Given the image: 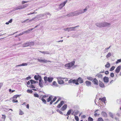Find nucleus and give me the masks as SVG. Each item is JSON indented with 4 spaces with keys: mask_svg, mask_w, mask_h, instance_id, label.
I'll return each mask as SVG.
<instances>
[{
    "mask_svg": "<svg viewBox=\"0 0 121 121\" xmlns=\"http://www.w3.org/2000/svg\"><path fill=\"white\" fill-rule=\"evenodd\" d=\"M2 118L4 119V120L6 118V116L5 115H2Z\"/></svg>",
    "mask_w": 121,
    "mask_h": 121,
    "instance_id": "obj_51",
    "label": "nucleus"
},
{
    "mask_svg": "<svg viewBox=\"0 0 121 121\" xmlns=\"http://www.w3.org/2000/svg\"><path fill=\"white\" fill-rule=\"evenodd\" d=\"M53 98V97L52 96H50L47 99V102H49Z\"/></svg>",
    "mask_w": 121,
    "mask_h": 121,
    "instance_id": "obj_27",
    "label": "nucleus"
},
{
    "mask_svg": "<svg viewBox=\"0 0 121 121\" xmlns=\"http://www.w3.org/2000/svg\"><path fill=\"white\" fill-rule=\"evenodd\" d=\"M28 5V4H24L22 6L23 7V8H23L24 9L27 7V6Z\"/></svg>",
    "mask_w": 121,
    "mask_h": 121,
    "instance_id": "obj_39",
    "label": "nucleus"
},
{
    "mask_svg": "<svg viewBox=\"0 0 121 121\" xmlns=\"http://www.w3.org/2000/svg\"><path fill=\"white\" fill-rule=\"evenodd\" d=\"M79 26H77L74 27H68L64 29V30L65 31H67L68 32H69L71 31H74L75 30L74 29H75L76 27H79Z\"/></svg>",
    "mask_w": 121,
    "mask_h": 121,
    "instance_id": "obj_5",
    "label": "nucleus"
},
{
    "mask_svg": "<svg viewBox=\"0 0 121 121\" xmlns=\"http://www.w3.org/2000/svg\"><path fill=\"white\" fill-rule=\"evenodd\" d=\"M92 82L95 85H98V84L99 82L98 80L96 78H94L93 79Z\"/></svg>",
    "mask_w": 121,
    "mask_h": 121,
    "instance_id": "obj_11",
    "label": "nucleus"
},
{
    "mask_svg": "<svg viewBox=\"0 0 121 121\" xmlns=\"http://www.w3.org/2000/svg\"><path fill=\"white\" fill-rule=\"evenodd\" d=\"M13 9H14V10H15V11L19 9L18 7L16 8H14Z\"/></svg>",
    "mask_w": 121,
    "mask_h": 121,
    "instance_id": "obj_64",
    "label": "nucleus"
},
{
    "mask_svg": "<svg viewBox=\"0 0 121 121\" xmlns=\"http://www.w3.org/2000/svg\"><path fill=\"white\" fill-rule=\"evenodd\" d=\"M98 121H104L103 119L101 117H100L98 118Z\"/></svg>",
    "mask_w": 121,
    "mask_h": 121,
    "instance_id": "obj_44",
    "label": "nucleus"
},
{
    "mask_svg": "<svg viewBox=\"0 0 121 121\" xmlns=\"http://www.w3.org/2000/svg\"><path fill=\"white\" fill-rule=\"evenodd\" d=\"M28 43L29 46L33 45L34 44V43L33 42H28Z\"/></svg>",
    "mask_w": 121,
    "mask_h": 121,
    "instance_id": "obj_36",
    "label": "nucleus"
},
{
    "mask_svg": "<svg viewBox=\"0 0 121 121\" xmlns=\"http://www.w3.org/2000/svg\"><path fill=\"white\" fill-rule=\"evenodd\" d=\"M29 87L30 88H35V86L34 85H32V84L30 85L29 86Z\"/></svg>",
    "mask_w": 121,
    "mask_h": 121,
    "instance_id": "obj_49",
    "label": "nucleus"
},
{
    "mask_svg": "<svg viewBox=\"0 0 121 121\" xmlns=\"http://www.w3.org/2000/svg\"><path fill=\"white\" fill-rule=\"evenodd\" d=\"M29 62H27L26 63H23L20 65H16V66L17 67L22 66H27V65H29Z\"/></svg>",
    "mask_w": 121,
    "mask_h": 121,
    "instance_id": "obj_13",
    "label": "nucleus"
},
{
    "mask_svg": "<svg viewBox=\"0 0 121 121\" xmlns=\"http://www.w3.org/2000/svg\"><path fill=\"white\" fill-rule=\"evenodd\" d=\"M79 10L81 14L86 12L87 10V7H86L85 9H80Z\"/></svg>",
    "mask_w": 121,
    "mask_h": 121,
    "instance_id": "obj_12",
    "label": "nucleus"
},
{
    "mask_svg": "<svg viewBox=\"0 0 121 121\" xmlns=\"http://www.w3.org/2000/svg\"><path fill=\"white\" fill-rule=\"evenodd\" d=\"M20 95H15L13 96V98L17 99V97H19Z\"/></svg>",
    "mask_w": 121,
    "mask_h": 121,
    "instance_id": "obj_34",
    "label": "nucleus"
},
{
    "mask_svg": "<svg viewBox=\"0 0 121 121\" xmlns=\"http://www.w3.org/2000/svg\"><path fill=\"white\" fill-rule=\"evenodd\" d=\"M75 119L77 121H79V118L77 116H75Z\"/></svg>",
    "mask_w": 121,
    "mask_h": 121,
    "instance_id": "obj_46",
    "label": "nucleus"
},
{
    "mask_svg": "<svg viewBox=\"0 0 121 121\" xmlns=\"http://www.w3.org/2000/svg\"><path fill=\"white\" fill-rule=\"evenodd\" d=\"M66 16L67 17H73L74 16V15L73 13V12H72L71 13H70L68 14H67L66 15Z\"/></svg>",
    "mask_w": 121,
    "mask_h": 121,
    "instance_id": "obj_23",
    "label": "nucleus"
},
{
    "mask_svg": "<svg viewBox=\"0 0 121 121\" xmlns=\"http://www.w3.org/2000/svg\"><path fill=\"white\" fill-rule=\"evenodd\" d=\"M28 42H27L24 43L22 45V47H24L28 46Z\"/></svg>",
    "mask_w": 121,
    "mask_h": 121,
    "instance_id": "obj_28",
    "label": "nucleus"
},
{
    "mask_svg": "<svg viewBox=\"0 0 121 121\" xmlns=\"http://www.w3.org/2000/svg\"><path fill=\"white\" fill-rule=\"evenodd\" d=\"M3 85V83L1 82L0 83V88L1 87V86H2Z\"/></svg>",
    "mask_w": 121,
    "mask_h": 121,
    "instance_id": "obj_59",
    "label": "nucleus"
},
{
    "mask_svg": "<svg viewBox=\"0 0 121 121\" xmlns=\"http://www.w3.org/2000/svg\"><path fill=\"white\" fill-rule=\"evenodd\" d=\"M29 20V19H26V20L22 22V23H24L25 22H27V21H28Z\"/></svg>",
    "mask_w": 121,
    "mask_h": 121,
    "instance_id": "obj_50",
    "label": "nucleus"
},
{
    "mask_svg": "<svg viewBox=\"0 0 121 121\" xmlns=\"http://www.w3.org/2000/svg\"><path fill=\"white\" fill-rule=\"evenodd\" d=\"M34 28H31V29H28L27 30L24 31L23 32V33H29L30 32V31L32 30Z\"/></svg>",
    "mask_w": 121,
    "mask_h": 121,
    "instance_id": "obj_15",
    "label": "nucleus"
},
{
    "mask_svg": "<svg viewBox=\"0 0 121 121\" xmlns=\"http://www.w3.org/2000/svg\"><path fill=\"white\" fill-rule=\"evenodd\" d=\"M78 82L80 83H83V81L82 79L80 77L77 80H73L71 79L69 80L68 83H73L76 85H78L79 84Z\"/></svg>",
    "mask_w": 121,
    "mask_h": 121,
    "instance_id": "obj_2",
    "label": "nucleus"
},
{
    "mask_svg": "<svg viewBox=\"0 0 121 121\" xmlns=\"http://www.w3.org/2000/svg\"><path fill=\"white\" fill-rule=\"evenodd\" d=\"M105 73L106 74H108L109 73V72L108 71H106L105 72Z\"/></svg>",
    "mask_w": 121,
    "mask_h": 121,
    "instance_id": "obj_60",
    "label": "nucleus"
},
{
    "mask_svg": "<svg viewBox=\"0 0 121 121\" xmlns=\"http://www.w3.org/2000/svg\"><path fill=\"white\" fill-rule=\"evenodd\" d=\"M121 66L120 65H119L117 67L115 70L116 72L117 73H119L121 69Z\"/></svg>",
    "mask_w": 121,
    "mask_h": 121,
    "instance_id": "obj_14",
    "label": "nucleus"
},
{
    "mask_svg": "<svg viewBox=\"0 0 121 121\" xmlns=\"http://www.w3.org/2000/svg\"><path fill=\"white\" fill-rule=\"evenodd\" d=\"M99 100L105 102V101L106 100V98L105 97H104L103 98H101L99 99Z\"/></svg>",
    "mask_w": 121,
    "mask_h": 121,
    "instance_id": "obj_29",
    "label": "nucleus"
},
{
    "mask_svg": "<svg viewBox=\"0 0 121 121\" xmlns=\"http://www.w3.org/2000/svg\"><path fill=\"white\" fill-rule=\"evenodd\" d=\"M88 120L89 121H93V119L90 117H89L88 118Z\"/></svg>",
    "mask_w": 121,
    "mask_h": 121,
    "instance_id": "obj_41",
    "label": "nucleus"
},
{
    "mask_svg": "<svg viewBox=\"0 0 121 121\" xmlns=\"http://www.w3.org/2000/svg\"><path fill=\"white\" fill-rule=\"evenodd\" d=\"M31 84H35L36 83H38V82L37 81H35L33 80H31L30 81Z\"/></svg>",
    "mask_w": 121,
    "mask_h": 121,
    "instance_id": "obj_22",
    "label": "nucleus"
},
{
    "mask_svg": "<svg viewBox=\"0 0 121 121\" xmlns=\"http://www.w3.org/2000/svg\"><path fill=\"white\" fill-rule=\"evenodd\" d=\"M115 67L114 66H112L110 69V71H112L114 70L115 68Z\"/></svg>",
    "mask_w": 121,
    "mask_h": 121,
    "instance_id": "obj_42",
    "label": "nucleus"
},
{
    "mask_svg": "<svg viewBox=\"0 0 121 121\" xmlns=\"http://www.w3.org/2000/svg\"><path fill=\"white\" fill-rule=\"evenodd\" d=\"M75 62L73 61L66 64L65 65V66L67 69H70L71 68L73 69L76 67V65H74Z\"/></svg>",
    "mask_w": 121,
    "mask_h": 121,
    "instance_id": "obj_3",
    "label": "nucleus"
},
{
    "mask_svg": "<svg viewBox=\"0 0 121 121\" xmlns=\"http://www.w3.org/2000/svg\"><path fill=\"white\" fill-rule=\"evenodd\" d=\"M86 85L88 86H90L91 85V82L89 81H86L85 82Z\"/></svg>",
    "mask_w": 121,
    "mask_h": 121,
    "instance_id": "obj_21",
    "label": "nucleus"
},
{
    "mask_svg": "<svg viewBox=\"0 0 121 121\" xmlns=\"http://www.w3.org/2000/svg\"><path fill=\"white\" fill-rule=\"evenodd\" d=\"M96 76L98 77L99 78H100L101 79L102 78V75L100 73H98L96 74Z\"/></svg>",
    "mask_w": 121,
    "mask_h": 121,
    "instance_id": "obj_20",
    "label": "nucleus"
},
{
    "mask_svg": "<svg viewBox=\"0 0 121 121\" xmlns=\"http://www.w3.org/2000/svg\"><path fill=\"white\" fill-rule=\"evenodd\" d=\"M56 97H55L52 100L53 102H54L56 100Z\"/></svg>",
    "mask_w": 121,
    "mask_h": 121,
    "instance_id": "obj_56",
    "label": "nucleus"
},
{
    "mask_svg": "<svg viewBox=\"0 0 121 121\" xmlns=\"http://www.w3.org/2000/svg\"><path fill=\"white\" fill-rule=\"evenodd\" d=\"M121 62V59L118 60L116 62V63L117 64L118 63Z\"/></svg>",
    "mask_w": 121,
    "mask_h": 121,
    "instance_id": "obj_47",
    "label": "nucleus"
},
{
    "mask_svg": "<svg viewBox=\"0 0 121 121\" xmlns=\"http://www.w3.org/2000/svg\"><path fill=\"white\" fill-rule=\"evenodd\" d=\"M110 64L108 62H107L106 64L105 65V67L108 68H109L110 66Z\"/></svg>",
    "mask_w": 121,
    "mask_h": 121,
    "instance_id": "obj_30",
    "label": "nucleus"
},
{
    "mask_svg": "<svg viewBox=\"0 0 121 121\" xmlns=\"http://www.w3.org/2000/svg\"><path fill=\"white\" fill-rule=\"evenodd\" d=\"M53 79V78L52 77H48L47 78L46 76L44 78V82L45 83H46L47 81L49 83L51 82Z\"/></svg>",
    "mask_w": 121,
    "mask_h": 121,
    "instance_id": "obj_4",
    "label": "nucleus"
},
{
    "mask_svg": "<svg viewBox=\"0 0 121 121\" xmlns=\"http://www.w3.org/2000/svg\"><path fill=\"white\" fill-rule=\"evenodd\" d=\"M78 111H77L75 112L74 113V114L75 115H77L78 113Z\"/></svg>",
    "mask_w": 121,
    "mask_h": 121,
    "instance_id": "obj_61",
    "label": "nucleus"
},
{
    "mask_svg": "<svg viewBox=\"0 0 121 121\" xmlns=\"http://www.w3.org/2000/svg\"><path fill=\"white\" fill-rule=\"evenodd\" d=\"M73 111L72 109H70L68 111L67 114H66L65 116H68L69 115L71 112V111Z\"/></svg>",
    "mask_w": 121,
    "mask_h": 121,
    "instance_id": "obj_25",
    "label": "nucleus"
},
{
    "mask_svg": "<svg viewBox=\"0 0 121 121\" xmlns=\"http://www.w3.org/2000/svg\"><path fill=\"white\" fill-rule=\"evenodd\" d=\"M40 79H39V85L42 88L43 86V81L42 80L41 76L39 77Z\"/></svg>",
    "mask_w": 121,
    "mask_h": 121,
    "instance_id": "obj_10",
    "label": "nucleus"
},
{
    "mask_svg": "<svg viewBox=\"0 0 121 121\" xmlns=\"http://www.w3.org/2000/svg\"><path fill=\"white\" fill-rule=\"evenodd\" d=\"M12 102L13 103H17L18 102V101L17 100L13 99L12 100Z\"/></svg>",
    "mask_w": 121,
    "mask_h": 121,
    "instance_id": "obj_54",
    "label": "nucleus"
},
{
    "mask_svg": "<svg viewBox=\"0 0 121 121\" xmlns=\"http://www.w3.org/2000/svg\"><path fill=\"white\" fill-rule=\"evenodd\" d=\"M110 116L111 117H112V118H113V115L112 114V113H111L110 114Z\"/></svg>",
    "mask_w": 121,
    "mask_h": 121,
    "instance_id": "obj_62",
    "label": "nucleus"
},
{
    "mask_svg": "<svg viewBox=\"0 0 121 121\" xmlns=\"http://www.w3.org/2000/svg\"><path fill=\"white\" fill-rule=\"evenodd\" d=\"M40 76H41L39 75H35V76L34 78L35 80H38V79L39 80V79H40Z\"/></svg>",
    "mask_w": 121,
    "mask_h": 121,
    "instance_id": "obj_24",
    "label": "nucleus"
},
{
    "mask_svg": "<svg viewBox=\"0 0 121 121\" xmlns=\"http://www.w3.org/2000/svg\"><path fill=\"white\" fill-rule=\"evenodd\" d=\"M24 114V113L21 110H20L19 114L20 115H22Z\"/></svg>",
    "mask_w": 121,
    "mask_h": 121,
    "instance_id": "obj_45",
    "label": "nucleus"
},
{
    "mask_svg": "<svg viewBox=\"0 0 121 121\" xmlns=\"http://www.w3.org/2000/svg\"><path fill=\"white\" fill-rule=\"evenodd\" d=\"M33 20L32 19H30V20H28L29 21H27V22H29L31 21H32Z\"/></svg>",
    "mask_w": 121,
    "mask_h": 121,
    "instance_id": "obj_58",
    "label": "nucleus"
},
{
    "mask_svg": "<svg viewBox=\"0 0 121 121\" xmlns=\"http://www.w3.org/2000/svg\"><path fill=\"white\" fill-rule=\"evenodd\" d=\"M99 85L101 87L103 88L104 87V83L101 81H99Z\"/></svg>",
    "mask_w": 121,
    "mask_h": 121,
    "instance_id": "obj_19",
    "label": "nucleus"
},
{
    "mask_svg": "<svg viewBox=\"0 0 121 121\" xmlns=\"http://www.w3.org/2000/svg\"><path fill=\"white\" fill-rule=\"evenodd\" d=\"M41 57H40V58H38V61L40 62H44L46 63L47 62H51V61L49 60H46L45 59H42Z\"/></svg>",
    "mask_w": 121,
    "mask_h": 121,
    "instance_id": "obj_7",
    "label": "nucleus"
},
{
    "mask_svg": "<svg viewBox=\"0 0 121 121\" xmlns=\"http://www.w3.org/2000/svg\"><path fill=\"white\" fill-rule=\"evenodd\" d=\"M40 52L44 54H50V52L48 51H40Z\"/></svg>",
    "mask_w": 121,
    "mask_h": 121,
    "instance_id": "obj_26",
    "label": "nucleus"
},
{
    "mask_svg": "<svg viewBox=\"0 0 121 121\" xmlns=\"http://www.w3.org/2000/svg\"><path fill=\"white\" fill-rule=\"evenodd\" d=\"M57 112L59 113L60 114H63L62 112L61 111L59 110V109H57L56 110Z\"/></svg>",
    "mask_w": 121,
    "mask_h": 121,
    "instance_id": "obj_48",
    "label": "nucleus"
},
{
    "mask_svg": "<svg viewBox=\"0 0 121 121\" xmlns=\"http://www.w3.org/2000/svg\"><path fill=\"white\" fill-rule=\"evenodd\" d=\"M31 78L30 77H28L26 78V79L28 80L30 79Z\"/></svg>",
    "mask_w": 121,
    "mask_h": 121,
    "instance_id": "obj_57",
    "label": "nucleus"
},
{
    "mask_svg": "<svg viewBox=\"0 0 121 121\" xmlns=\"http://www.w3.org/2000/svg\"><path fill=\"white\" fill-rule=\"evenodd\" d=\"M87 78L88 80L91 81L93 80V79H94L92 77H87Z\"/></svg>",
    "mask_w": 121,
    "mask_h": 121,
    "instance_id": "obj_33",
    "label": "nucleus"
},
{
    "mask_svg": "<svg viewBox=\"0 0 121 121\" xmlns=\"http://www.w3.org/2000/svg\"><path fill=\"white\" fill-rule=\"evenodd\" d=\"M95 25L97 27H109L111 24L110 23L106 22H97L95 23Z\"/></svg>",
    "mask_w": 121,
    "mask_h": 121,
    "instance_id": "obj_1",
    "label": "nucleus"
},
{
    "mask_svg": "<svg viewBox=\"0 0 121 121\" xmlns=\"http://www.w3.org/2000/svg\"><path fill=\"white\" fill-rule=\"evenodd\" d=\"M73 12L74 16H77L81 14L79 9Z\"/></svg>",
    "mask_w": 121,
    "mask_h": 121,
    "instance_id": "obj_9",
    "label": "nucleus"
},
{
    "mask_svg": "<svg viewBox=\"0 0 121 121\" xmlns=\"http://www.w3.org/2000/svg\"><path fill=\"white\" fill-rule=\"evenodd\" d=\"M58 82V84H62L64 83V82L61 79L60 77H58L57 78Z\"/></svg>",
    "mask_w": 121,
    "mask_h": 121,
    "instance_id": "obj_8",
    "label": "nucleus"
},
{
    "mask_svg": "<svg viewBox=\"0 0 121 121\" xmlns=\"http://www.w3.org/2000/svg\"><path fill=\"white\" fill-rule=\"evenodd\" d=\"M104 82L106 83L108 82L109 81V78L107 77H105L103 78Z\"/></svg>",
    "mask_w": 121,
    "mask_h": 121,
    "instance_id": "obj_16",
    "label": "nucleus"
},
{
    "mask_svg": "<svg viewBox=\"0 0 121 121\" xmlns=\"http://www.w3.org/2000/svg\"><path fill=\"white\" fill-rule=\"evenodd\" d=\"M101 115L104 117H106L107 116V113L104 112H102L101 113Z\"/></svg>",
    "mask_w": 121,
    "mask_h": 121,
    "instance_id": "obj_31",
    "label": "nucleus"
},
{
    "mask_svg": "<svg viewBox=\"0 0 121 121\" xmlns=\"http://www.w3.org/2000/svg\"><path fill=\"white\" fill-rule=\"evenodd\" d=\"M34 96L35 97H39V95L37 93H35L34 94Z\"/></svg>",
    "mask_w": 121,
    "mask_h": 121,
    "instance_id": "obj_43",
    "label": "nucleus"
},
{
    "mask_svg": "<svg viewBox=\"0 0 121 121\" xmlns=\"http://www.w3.org/2000/svg\"><path fill=\"white\" fill-rule=\"evenodd\" d=\"M64 101H61L60 102V103L57 106V107L58 108H60L61 107L62 105L64 104Z\"/></svg>",
    "mask_w": 121,
    "mask_h": 121,
    "instance_id": "obj_18",
    "label": "nucleus"
},
{
    "mask_svg": "<svg viewBox=\"0 0 121 121\" xmlns=\"http://www.w3.org/2000/svg\"><path fill=\"white\" fill-rule=\"evenodd\" d=\"M19 9H23L22 6H20L18 7Z\"/></svg>",
    "mask_w": 121,
    "mask_h": 121,
    "instance_id": "obj_52",
    "label": "nucleus"
},
{
    "mask_svg": "<svg viewBox=\"0 0 121 121\" xmlns=\"http://www.w3.org/2000/svg\"><path fill=\"white\" fill-rule=\"evenodd\" d=\"M112 55V54L111 52H109L106 56V58H108L110 57Z\"/></svg>",
    "mask_w": 121,
    "mask_h": 121,
    "instance_id": "obj_32",
    "label": "nucleus"
},
{
    "mask_svg": "<svg viewBox=\"0 0 121 121\" xmlns=\"http://www.w3.org/2000/svg\"><path fill=\"white\" fill-rule=\"evenodd\" d=\"M114 74L113 73H111L110 74V76L112 77H113L114 76Z\"/></svg>",
    "mask_w": 121,
    "mask_h": 121,
    "instance_id": "obj_53",
    "label": "nucleus"
},
{
    "mask_svg": "<svg viewBox=\"0 0 121 121\" xmlns=\"http://www.w3.org/2000/svg\"><path fill=\"white\" fill-rule=\"evenodd\" d=\"M46 14H39V15L37 16L38 17V18H40V17H43V16L45 15Z\"/></svg>",
    "mask_w": 121,
    "mask_h": 121,
    "instance_id": "obj_35",
    "label": "nucleus"
},
{
    "mask_svg": "<svg viewBox=\"0 0 121 121\" xmlns=\"http://www.w3.org/2000/svg\"><path fill=\"white\" fill-rule=\"evenodd\" d=\"M67 105L66 104H65L61 108V110L62 111H64L67 108Z\"/></svg>",
    "mask_w": 121,
    "mask_h": 121,
    "instance_id": "obj_17",
    "label": "nucleus"
},
{
    "mask_svg": "<svg viewBox=\"0 0 121 121\" xmlns=\"http://www.w3.org/2000/svg\"><path fill=\"white\" fill-rule=\"evenodd\" d=\"M27 92H28V93H32V92L33 91H32V90H28L27 91Z\"/></svg>",
    "mask_w": 121,
    "mask_h": 121,
    "instance_id": "obj_40",
    "label": "nucleus"
},
{
    "mask_svg": "<svg viewBox=\"0 0 121 121\" xmlns=\"http://www.w3.org/2000/svg\"><path fill=\"white\" fill-rule=\"evenodd\" d=\"M52 84L53 85H54L56 86H58V85L57 84L56 82L55 81H54L53 82Z\"/></svg>",
    "mask_w": 121,
    "mask_h": 121,
    "instance_id": "obj_38",
    "label": "nucleus"
},
{
    "mask_svg": "<svg viewBox=\"0 0 121 121\" xmlns=\"http://www.w3.org/2000/svg\"><path fill=\"white\" fill-rule=\"evenodd\" d=\"M108 48H105V49L104 51L105 52H107L108 51Z\"/></svg>",
    "mask_w": 121,
    "mask_h": 121,
    "instance_id": "obj_55",
    "label": "nucleus"
},
{
    "mask_svg": "<svg viewBox=\"0 0 121 121\" xmlns=\"http://www.w3.org/2000/svg\"><path fill=\"white\" fill-rule=\"evenodd\" d=\"M41 100H42V101L44 104H46V101L45 99H43V98H41Z\"/></svg>",
    "mask_w": 121,
    "mask_h": 121,
    "instance_id": "obj_37",
    "label": "nucleus"
},
{
    "mask_svg": "<svg viewBox=\"0 0 121 121\" xmlns=\"http://www.w3.org/2000/svg\"><path fill=\"white\" fill-rule=\"evenodd\" d=\"M67 1H68L67 0H66L65 1H64L61 4H60L59 5V9H61L62 8L65 6V4L67 2Z\"/></svg>",
    "mask_w": 121,
    "mask_h": 121,
    "instance_id": "obj_6",
    "label": "nucleus"
},
{
    "mask_svg": "<svg viewBox=\"0 0 121 121\" xmlns=\"http://www.w3.org/2000/svg\"><path fill=\"white\" fill-rule=\"evenodd\" d=\"M24 33H23V32H22V33H20L17 35L18 36H21V35H22Z\"/></svg>",
    "mask_w": 121,
    "mask_h": 121,
    "instance_id": "obj_63",
    "label": "nucleus"
}]
</instances>
